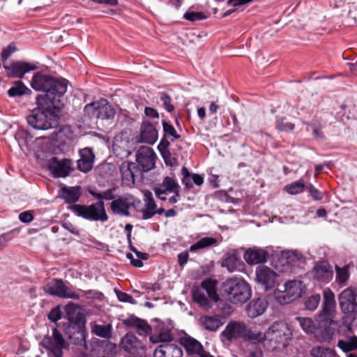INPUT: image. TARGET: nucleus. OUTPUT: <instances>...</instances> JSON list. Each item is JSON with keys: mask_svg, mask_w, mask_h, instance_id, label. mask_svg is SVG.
I'll return each instance as SVG.
<instances>
[{"mask_svg": "<svg viewBox=\"0 0 357 357\" xmlns=\"http://www.w3.org/2000/svg\"><path fill=\"white\" fill-rule=\"evenodd\" d=\"M67 84L66 79H56L42 73H36L31 82V86L34 90L46 92L45 95L37 97H43L47 102H52L56 109H61L65 105Z\"/></svg>", "mask_w": 357, "mask_h": 357, "instance_id": "obj_1", "label": "nucleus"}, {"mask_svg": "<svg viewBox=\"0 0 357 357\" xmlns=\"http://www.w3.org/2000/svg\"><path fill=\"white\" fill-rule=\"evenodd\" d=\"M37 107L27 116V122L31 127L39 130H47L57 124L56 109L52 102L43 97L36 98Z\"/></svg>", "mask_w": 357, "mask_h": 357, "instance_id": "obj_2", "label": "nucleus"}, {"mask_svg": "<svg viewBox=\"0 0 357 357\" xmlns=\"http://www.w3.org/2000/svg\"><path fill=\"white\" fill-rule=\"evenodd\" d=\"M291 332L288 324L284 321L274 322L264 333L256 331V342H268L270 347L276 348L282 345L285 347L291 339Z\"/></svg>", "mask_w": 357, "mask_h": 357, "instance_id": "obj_3", "label": "nucleus"}, {"mask_svg": "<svg viewBox=\"0 0 357 357\" xmlns=\"http://www.w3.org/2000/svg\"><path fill=\"white\" fill-rule=\"evenodd\" d=\"M223 296L231 303L246 302L251 297V289L244 280L233 278L222 284Z\"/></svg>", "mask_w": 357, "mask_h": 357, "instance_id": "obj_4", "label": "nucleus"}, {"mask_svg": "<svg viewBox=\"0 0 357 357\" xmlns=\"http://www.w3.org/2000/svg\"><path fill=\"white\" fill-rule=\"evenodd\" d=\"M304 291L305 285L301 281L290 280L281 288L275 289L273 296L278 303L285 305L301 297Z\"/></svg>", "mask_w": 357, "mask_h": 357, "instance_id": "obj_5", "label": "nucleus"}, {"mask_svg": "<svg viewBox=\"0 0 357 357\" xmlns=\"http://www.w3.org/2000/svg\"><path fill=\"white\" fill-rule=\"evenodd\" d=\"M71 209L78 216L90 220L105 222L108 218L103 202H98L89 206L75 204Z\"/></svg>", "mask_w": 357, "mask_h": 357, "instance_id": "obj_6", "label": "nucleus"}, {"mask_svg": "<svg viewBox=\"0 0 357 357\" xmlns=\"http://www.w3.org/2000/svg\"><path fill=\"white\" fill-rule=\"evenodd\" d=\"M222 335L229 341L239 337L256 340V331H251L243 322L230 321L222 331Z\"/></svg>", "mask_w": 357, "mask_h": 357, "instance_id": "obj_7", "label": "nucleus"}, {"mask_svg": "<svg viewBox=\"0 0 357 357\" xmlns=\"http://www.w3.org/2000/svg\"><path fill=\"white\" fill-rule=\"evenodd\" d=\"M84 112L90 117L101 119L113 118L116 114L114 108L105 99L86 105Z\"/></svg>", "mask_w": 357, "mask_h": 357, "instance_id": "obj_8", "label": "nucleus"}, {"mask_svg": "<svg viewBox=\"0 0 357 357\" xmlns=\"http://www.w3.org/2000/svg\"><path fill=\"white\" fill-rule=\"evenodd\" d=\"M47 169L54 178H66L73 171V161L68 158L52 157L48 160Z\"/></svg>", "mask_w": 357, "mask_h": 357, "instance_id": "obj_9", "label": "nucleus"}, {"mask_svg": "<svg viewBox=\"0 0 357 357\" xmlns=\"http://www.w3.org/2000/svg\"><path fill=\"white\" fill-rule=\"evenodd\" d=\"M43 345L49 351L51 357H62L63 350L66 349L68 344L63 335L56 328L52 330V336L46 337L43 340Z\"/></svg>", "mask_w": 357, "mask_h": 357, "instance_id": "obj_10", "label": "nucleus"}, {"mask_svg": "<svg viewBox=\"0 0 357 357\" xmlns=\"http://www.w3.org/2000/svg\"><path fill=\"white\" fill-rule=\"evenodd\" d=\"M44 291L52 296H56L62 298H71L78 300L79 296L65 284L60 279H52L43 287Z\"/></svg>", "mask_w": 357, "mask_h": 357, "instance_id": "obj_11", "label": "nucleus"}, {"mask_svg": "<svg viewBox=\"0 0 357 357\" xmlns=\"http://www.w3.org/2000/svg\"><path fill=\"white\" fill-rule=\"evenodd\" d=\"M357 291L353 287L343 290L338 296V301L342 312L348 315L357 314Z\"/></svg>", "mask_w": 357, "mask_h": 357, "instance_id": "obj_12", "label": "nucleus"}, {"mask_svg": "<svg viewBox=\"0 0 357 357\" xmlns=\"http://www.w3.org/2000/svg\"><path fill=\"white\" fill-rule=\"evenodd\" d=\"M278 276L275 271L265 265H260L256 268V280L265 290L275 286Z\"/></svg>", "mask_w": 357, "mask_h": 357, "instance_id": "obj_13", "label": "nucleus"}, {"mask_svg": "<svg viewBox=\"0 0 357 357\" xmlns=\"http://www.w3.org/2000/svg\"><path fill=\"white\" fill-rule=\"evenodd\" d=\"M156 155L149 146H142L136 155V160L141 167L142 172H148L155 166Z\"/></svg>", "mask_w": 357, "mask_h": 357, "instance_id": "obj_14", "label": "nucleus"}, {"mask_svg": "<svg viewBox=\"0 0 357 357\" xmlns=\"http://www.w3.org/2000/svg\"><path fill=\"white\" fill-rule=\"evenodd\" d=\"M323 296V306L319 317L324 321H328L331 320L335 311L336 302L335 294L331 289L327 288L324 290Z\"/></svg>", "mask_w": 357, "mask_h": 357, "instance_id": "obj_15", "label": "nucleus"}, {"mask_svg": "<svg viewBox=\"0 0 357 357\" xmlns=\"http://www.w3.org/2000/svg\"><path fill=\"white\" fill-rule=\"evenodd\" d=\"M134 206V197L130 195H126L113 200L111 203V209L114 213L128 216L130 214V208Z\"/></svg>", "mask_w": 357, "mask_h": 357, "instance_id": "obj_16", "label": "nucleus"}, {"mask_svg": "<svg viewBox=\"0 0 357 357\" xmlns=\"http://www.w3.org/2000/svg\"><path fill=\"white\" fill-rule=\"evenodd\" d=\"M154 192L157 197L162 201H165L166 195L172 192H180V185L172 177L166 176L162 182L154 188Z\"/></svg>", "mask_w": 357, "mask_h": 357, "instance_id": "obj_17", "label": "nucleus"}, {"mask_svg": "<svg viewBox=\"0 0 357 357\" xmlns=\"http://www.w3.org/2000/svg\"><path fill=\"white\" fill-rule=\"evenodd\" d=\"M120 172L123 183L128 186L134 185L135 177L142 174L137 164L131 162H123L120 166Z\"/></svg>", "mask_w": 357, "mask_h": 357, "instance_id": "obj_18", "label": "nucleus"}, {"mask_svg": "<svg viewBox=\"0 0 357 357\" xmlns=\"http://www.w3.org/2000/svg\"><path fill=\"white\" fill-rule=\"evenodd\" d=\"M8 76L22 78L26 73L36 68L33 65L23 61H15L10 66H4Z\"/></svg>", "mask_w": 357, "mask_h": 357, "instance_id": "obj_19", "label": "nucleus"}, {"mask_svg": "<svg viewBox=\"0 0 357 357\" xmlns=\"http://www.w3.org/2000/svg\"><path fill=\"white\" fill-rule=\"evenodd\" d=\"M155 357H183L181 348L175 343L161 344L154 351Z\"/></svg>", "mask_w": 357, "mask_h": 357, "instance_id": "obj_20", "label": "nucleus"}, {"mask_svg": "<svg viewBox=\"0 0 357 357\" xmlns=\"http://www.w3.org/2000/svg\"><path fill=\"white\" fill-rule=\"evenodd\" d=\"M158 139V131L154 126L148 121H143L141 126L140 142L153 144Z\"/></svg>", "mask_w": 357, "mask_h": 357, "instance_id": "obj_21", "label": "nucleus"}, {"mask_svg": "<svg viewBox=\"0 0 357 357\" xmlns=\"http://www.w3.org/2000/svg\"><path fill=\"white\" fill-rule=\"evenodd\" d=\"M80 159L77 160V167L83 172L90 171L93 165L95 155L92 150L89 148H85L79 151Z\"/></svg>", "mask_w": 357, "mask_h": 357, "instance_id": "obj_22", "label": "nucleus"}, {"mask_svg": "<svg viewBox=\"0 0 357 357\" xmlns=\"http://www.w3.org/2000/svg\"><path fill=\"white\" fill-rule=\"evenodd\" d=\"M267 307L266 300L260 298L254 299L247 305L246 313L249 317L255 318L264 314Z\"/></svg>", "mask_w": 357, "mask_h": 357, "instance_id": "obj_23", "label": "nucleus"}, {"mask_svg": "<svg viewBox=\"0 0 357 357\" xmlns=\"http://www.w3.org/2000/svg\"><path fill=\"white\" fill-rule=\"evenodd\" d=\"M243 257L248 264L255 265L265 262L268 257V253L259 248H252L248 250L244 253Z\"/></svg>", "mask_w": 357, "mask_h": 357, "instance_id": "obj_24", "label": "nucleus"}, {"mask_svg": "<svg viewBox=\"0 0 357 357\" xmlns=\"http://www.w3.org/2000/svg\"><path fill=\"white\" fill-rule=\"evenodd\" d=\"M144 196L145 206L142 210L144 219H150L155 214L157 205L154 202L152 193L149 190L143 192Z\"/></svg>", "mask_w": 357, "mask_h": 357, "instance_id": "obj_25", "label": "nucleus"}, {"mask_svg": "<svg viewBox=\"0 0 357 357\" xmlns=\"http://www.w3.org/2000/svg\"><path fill=\"white\" fill-rule=\"evenodd\" d=\"M123 324L128 326L137 329L139 335H148L151 332V326L144 320L136 317H130L123 321Z\"/></svg>", "mask_w": 357, "mask_h": 357, "instance_id": "obj_26", "label": "nucleus"}, {"mask_svg": "<svg viewBox=\"0 0 357 357\" xmlns=\"http://www.w3.org/2000/svg\"><path fill=\"white\" fill-rule=\"evenodd\" d=\"M314 277L322 282H328L333 277L331 266L326 263H321L314 268Z\"/></svg>", "mask_w": 357, "mask_h": 357, "instance_id": "obj_27", "label": "nucleus"}, {"mask_svg": "<svg viewBox=\"0 0 357 357\" xmlns=\"http://www.w3.org/2000/svg\"><path fill=\"white\" fill-rule=\"evenodd\" d=\"M217 284L218 282L216 280L212 279H206L202 282L200 288V289L208 294V296L212 301L215 302L219 300V296L217 294Z\"/></svg>", "mask_w": 357, "mask_h": 357, "instance_id": "obj_28", "label": "nucleus"}, {"mask_svg": "<svg viewBox=\"0 0 357 357\" xmlns=\"http://www.w3.org/2000/svg\"><path fill=\"white\" fill-rule=\"evenodd\" d=\"M81 195L80 187L64 188L61 190V196L66 203L77 202Z\"/></svg>", "mask_w": 357, "mask_h": 357, "instance_id": "obj_29", "label": "nucleus"}, {"mask_svg": "<svg viewBox=\"0 0 357 357\" xmlns=\"http://www.w3.org/2000/svg\"><path fill=\"white\" fill-rule=\"evenodd\" d=\"M173 335L168 328H158V331L150 336V341L153 343H169L173 340Z\"/></svg>", "mask_w": 357, "mask_h": 357, "instance_id": "obj_30", "label": "nucleus"}, {"mask_svg": "<svg viewBox=\"0 0 357 357\" xmlns=\"http://www.w3.org/2000/svg\"><path fill=\"white\" fill-rule=\"evenodd\" d=\"M121 345L125 351L134 354L140 346V342L134 335L127 334L122 338Z\"/></svg>", "mask_w": 357, "mask_h": 357, "instance_id": "obj_31", "label": "nucleus"}, {"mask_svg": "<svg viewBox=\"0 0 357 357\" xmlns=\"http://www.w3.org/2000/svg\"><path fill=\"white\" fill-rule=\"evenodd\" d=\"M200 321L206 330L211 331H217L222 325L218 316H204L200 318Z\"/></svg>", "mask_w": 357, "mask_h": 357, "instance_id": "obj_32", "label": "nucleus"}, {"mask_svg": "<svg viewBox=\"0 0 357 357\" xmlns=\"http://www.w3.org/2000/svg\"><path fill=\"white\" fill-rule=\"evenodd\" d=\"M335 282L341 287H344L347 284L350 277V271L349 265L340 267L335 266Z\"/></svg>", "mask_w": 357, "mask_h": 357, "instance_id": "obj_33", "label": "nucleus"}, {"mask_svg": "<svg viewBox=\"0 0 357 357\" xmlns=\"http://www.w3.org/2000/svg\"><path fill=\"white\" fill-rule=\"evenodd\" d=\"M78 305L73 303H68L65 307L67 319L72 323H78L83 317L82 313L78 310Z\"/></svg>", "mask_w": 357, "mask_h": 357, "instance_id": "obj_34", "label": "nucleus"}, {"mask_svg": "<svg viewBox=\"0 0 357 357\" xmlns=\"http://www.w3.org/2000/svg\"><path fill=\"white\" fill-rule=\"evenodd\" d=\"M91 332L97 336L103 338H109L112 335L111 324L100 325L95 323H91Z\"/></svg>", "mask_w": 357, "mask_h": 357, "instance_id": "obj_35", "label": "nucleus"}, {"mask_svg": "<svg viewBox=\"0 0 357 357\" xmlns=\"http://www.w3.org/2000/svg\"><path fill=\"white\" fill-rule=\"evenodd\" d=\"M31 93V90L28 89L21 81H17L13 86L8 90V93L10 97L20 96Z\"/></svg>", "mask_w": 357, "mask_h": 357, "instance_id": "obj_36", "label": "nucleus"}, {"mask_svg": "<svg viewBox=\"0 0 357 357\" xmlns=\"http://www.w3.org/2000/svg\"><path fill=\"white\" fill-rule=\"evenodd\" d=\"M217 239L213 237H204L199 240L197 243L190 247L191 252L196 251L199 249H203L217 244Z\"/></svg>", "mask_w": 357, "mask_h": 357, "instance_id": "obj_37", "label": "nucleus"}, {"mask_svg": "<svg viewBox=\"0 0 357 357\" xmlns=\"http://www.w3.org/2000/svg\"><path fill=\"white\" fill-rule=\"evenodd\" d=\"M115 188L108 189L102 192H98L94 190H89V193L96 199L100 200L99 202H102L101 200H114L115 199Z\"/></svg>", "mask_w": 357, "mask_h": 357, "instance_id": "obj_38", "label": "nucleus"}, {"mask_svg": "<svg viewBox=\"0 0 357 357\" xmlns=\"http://www.w3.org/2000/svg\"><path fill=\"white\" fill-rule=\"evenodd\" d=\"M310 354L312 357H335V353L333 349L321 347L312 349Z\"/></svg>", "mask_w": 357, "mask_h": 357, "instance_id": "obj_39", "label": "nucleus"}, {"mask_svg": "<svg viewBox=\"0 0 357 357\" xmlns=\"http://www.w3.org/2000/svg\"><path fill=\"white\" fill-rule=\"evenodd\" d=\"M296 320L298 321L302 329L307 333H313L315 331L316 326L314 321L310 318L305 317H296Z\"/></svg>", "mask_w": 357, "mask_h": 357, "instance_id": "obj_40", "label": "nucleus"}, {"mask_svg": "<svg viewBox=\"0 0 357 357\" xmlns=\"http://www.w3.org/2000/svg\"><path fill=\"white\" fill-rule=\"evenodd\" d=\"M193 299L196 303H199L202 307L206 309L211 307V304L208 298L205 296L204 292L200 289L195 291L193 294Z\"/></svg>", "mask_w": 357, "mask_h": 357, "instance_id": "obj_41", "label": "nucleus"}, {"mask_svg": "<svg viewBox=\"0 0 357 357\" xmlns=\"http://www.w3.org/2000/svg\"><path fill=\"white\" fill-rule=\"evenodd\" d=\"M339 347L344 351H350L357 348V337L351 336L347 340H340Z\"/></svg>", "mask_w": 357, "mask_h": 357, "instance_id": "obj_42", "label": "nucleus"}, {"mask_svg": "<svg viewBox=\"0 0 357 357\" xmlns=\"http://www.w3.org/2000/svg\"><path fill=\"white\" fill-rule=\"evenodd\" d=\"M113 147L115 151H117L119 149H123L128 153L130 148L129 141L123 138V135H117L114 138Z\"/></svg>", "mask_w": 357, "mask_h": 357, "instance_id": "obj_43", "label": "nucleus"}, {"mask_svg": "<svg viewBox=\"0 0 357 357\" xmlns=\"http://www.w3.org/2000/svg\"><path fill=\"white\" fill-rule=\"evenodd\" d=\"M275 127L280 132H289L294 129V124L287 121L284 117H278L276 119Z\"/></svg>", "mask_w": 357, "mask_h": 357, "instance_id": "obj_44", "label": "nucleus"}, {"mask_svg": "<svg viewBox=\"0 0 357 357\" xmlns=\"http://www.w3.org/2000/svg\"><path fill=\"white\" fill-rule=\"evenodd\" d=\"M305 185L302 181H298L285 186L286 190L291 195H296L304 190Z\"/></svg>", "mask_w": 357, "mask_h": 357, "instance_id": "obj_45", "label": "nucleus"}, {"mask_svg": "<svg viewBox=\"0 0 357 357\" xmlns=\"http://www.w3.org/2000/svg\"><path fill=\"white\" fill-rule=\"evenodd\" d=\"M320 300L321 297L319 294L312 295L308 297L305 303L306 308L312 311L316 310L319 304Z\"/></svg>", "mask_w": 357, "mask_h": 357, "instance_id": "obj_46", "label": "nucleus"}, {"mask_svg": "<svg viewBox=\"0 0 357 357\" xmlns=\"http://www.w3.org/2000/svg\"><path fill=\"white\" fill-rule=\"evenodd\" d=\"M238 263V259L235 255H231L222 261V266L227 267L229 272H233Z\"/></svg>", "mask_w": 357, "mask_h": 357, "instance_id": "obj_47", "label": "nucleus"}, {"mask_svg": "<svg viewBox=\"0 0 357 357\" xmlns=\"http://www.w3.org/2000/svg\"><path fill=\"white\" fill-rule=\"evenodd\" d=\"M163 130L165 135L167 137H172L174 139L180 138V135L177 133L175 128L166 121L162 122Z\"/></svg>", "mask_w": 357, "mask_h": 357, "instance_id": "obj_48", "label": "nucleus"}, {"mask_svg": "<svg viewBox=\"0 0 357 357\" xmlns=\"http://www.w3.org/2000/svg\"><path fill=\"white\" fill-rule=\"evenodd\" d=\"M183 17L188 21L195 22L204 20L206 17L202 12L188 11L184 14Z\"/></svg>", "mask_w": 357, "mask_h": 357, "instance_id": "obj_49", "label": "nucleus"}, {"mask_svg": "<svg viewBox=\"0 0 357 357\" xmlns=\"http://www.w3.org/2000/svg\"><path fill=\"white\" fill-rule=\"evenodd\" d=\"M181 174L183 176L182 183L188 188H192L193 186L192 177L186 167H183L181 169Z\"/></svg>", "mask_w": 357, "mask_h": 357, "instance_id": "obj_50", "label": "nucleus"}, {"mask_svg": "<svg viewBox=\"0 0 357 357\" xmlns=\"http://www.w3.org/2000/svg\"><path fill=\"white\" fill-rule=\"evenodd\" d=\"M15 51L16 47L14 44H10L3 48L1 55L2 61H6Z\"/></svg>", "mask_w": 357, "mask_h": 357, "instance_id": "obj_51", "label": "nucleus"}, {"mask_svg": "<svg viewBox=\"0 0 357 357\" xmlns=\"http://www.w3.org/2000/svg\"><path fill=\"white\" fill-rule=\"evenodd\" d=\"M48 318L53 322H56L61 318V311L59 307L53 308L48 314Z\"/></svg>", "mask_w": 357, "mask_h": 357, "instance_id": "obj_52", "label": "nucleus"}, {"mask_svg": "<svg viewBox=\"0 0 357 357\" xmlns=\"http://www.w3.org/2000/svg\"><path fill=\"white\" fill-rule=\"evenodd\" d=\"M160 100L167 111L172 112L174 109V106L171 103L172 99L169 96L163 93L160 97Z\"/></svg>", "mask_w": 357, "mask_h": 357, "instance_id": "obj_53", "label": "nucleus"}, {"mask_svg": "<svg viewBox=\"0 0 357 357\" xmlns=\"http://www.w3.org/2000/svg\"><path fill=\"white\" fill-rule=\"evenodd\" d=\"M19 219L24 223H29L33 220V215L29 211H24L20 214Z\"/></svg>", "mask_w": 357, "mask_h": 357, "instance_id": "obj_54", "label": "nucleus"}, {"mask_svg": "<svg viewBox=\"0 0 357 357\" xmlns=\"http://www.w3.org/2000/svg\"><path fill=\"white\" fill-rule=\"evenodd\" d=\"M117 296H118V298L119 299V301H121L122 302H127V303H134L133 297L130 295L126 294V293L119 292L117 294Z\"/></svg>", "mask_w": 357, "mask_h": 357, "instance_id": "obj_55", "label": "nucleus"}, {"mask_svg": "<svg viewBox=\"0 0 357 357\" xmlns=\"http://www.w3.org/2000/svg\"><path fill=\"white\" fill-rule=\"evenodd\" d=\"M254 0H228L227 4L234 7L241 6L252 2Z\"/></svg>", "mask_w": 357, "mask_h": 357, "instance_id": "obj_56", "label": "nucleus"}, {"mask_svg": "<svg viewBox=\"0 0 357 357\" xmlns=\"http://www.w3.org/2000/svg\"><path fill=\"white\" fill-rule=\"evenodd\" d=\"M144 113L147 116H149L150 118H157V119L159 118L158 112H157L156 109H155L152 107H145Z\"/></svg>", "mask_w": 357, "mask_h": 357, "instance_id": "obj_57", "label": "nucleus"}, {"mask_svg": "<svg viewBox=\"0 0 357 357\" xmlns=\"http://www.w3.org/2000/svg\"><path fill=\"white\" fill-rule=\"evenodd\" d=\"M127 257L130 260V263L135 267H142L143 266L142 261L137 259H135L132 254H127Z\"/></svg>", "mask_w": 357, "mask_h": 357, "instance_id": "obj_58", "label": "nucleus"}, {"mask_svg": "<svg viewBox=\"0 0 357 357\" xmlns=\"http://www.w3.org/2000/svg\"><path fill=\"white\" fill-rule=\"evenodd\" d=\"M310 192L316 200H321L323 197L321 193L312 185L310 188Z\"/></svg>", "mask_w": 357, "mask_h": 357, "instance_id": "obj_59", "label": "nucleus"}, {"mask_svg": "<svg viewBox=\"0 0 357 357\" xmlns=\"http://www.w3.org/2000/svg\"><path fill=\"white\" fill-rule=\"evenodd\" d=\"M188 254L186 252L180 253L178 256V264L181 266H183L188 261Z\"/></svg>", "mask_w": 357, "mask_h": 357, "instance_id": "obj_60", "label": "nucleus"}, {"mask_svg": "<svg viewBox=\"0 0 357 357\" xmlns=\"http://www.w3.org/2000/svg\"><path fill=\"white\" fill-rule=\"evenodd\" d=\"M131 250H132V252H134L136 254V255H137V258H138L139 259H140L141 261H142V260H146V259H148V254H146V253H145V252H139V251H137V249H136L135 248H134V247H132V248H131Z\"/></svg>", "mask_w": 357, "mask_h": 357, "instance_id": "obj_61", "label": "nucleus"}, {"mask_svg": "<svg viewBox=\"0 0 357 357\" xmlns=\"http://www.w3.org/2000/svg\"><path fill=\"white\" fill-rule=\"evenodd\" d=\"M192 177V183L193 184H196L197 185H201L204 182V178L202 176L199 174H193Z\"/></svg>", "mask_w": 357, "mask_h": 357, "instance_id": "obj_62", "label": "nucleus"}, {"mask_svg": "<svg viewBox=\"0 0 357 357\" xmlns=\"http://www.w3.org/2000/svg\"><path fill=\"white\" fill-rule=\"evenodd\" d=\"M8 241L6 234L0 235V251L6 246Z\"/></svg>", "mask_w": 357, "mask_h": 357, "instance_id": "obj_63", "label": "nucleus"}, {"mask_svg": "<svg viewBox=\"0 0 357 357\" xmlns=\"http://www.w3.org/2000/svg\"><path fill=\"white\" fill-rule=\"evenodd\" d=\"M172 193L174 194V195L172 196L171 197H169V202L170 204H175V203L178 202L179 197H180V194H179V192H172Z\"/></svg>", "mask_w": 357, "mask_h": 357, "instance_id": "obj_64", "label": "nucleus"}]
</instances>
